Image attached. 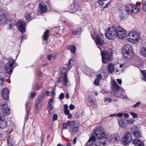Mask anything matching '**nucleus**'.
Instances as JSON below:
<instances>
[{"mask_svg": "<svg viewBox=\"0 0 146 146\" xmlns=\"http://www.w3.org/2000/svg\"><path fill=\"white\" fill-rule=\"evenodd\" d=\"M8 143L9 146H12L14 145V143L12 142V139L10 138L8 139Z\"/></svg>", "mask_w": 146, "mask_h": 146, "instance_id": "79ce46f5", "label": "nucleus"}, {"mask_svg": "<svg viewBox=\"0 0 146 146\" xmlns=\"http://www.w3.org/2000/svg\"><path fill=\"white\" fill-rule=\"evenodd\" d=\"M130 114L133 118H136L138 117V116L137 113L133 112H130Z\"/></svg>", "mask_w": 146, "mask_h": 146, "instance_id": "37998d69", "label": "nucleus"}, {"mask_svg": "<svg viewBox=\"0 0 146 146\" xmlns=\"http://www.w3.org/2000/svg\"><path fill=\"white\" fill-rule=\"evenodd\" d=\"M75 108V106L72 104H70L69 106V108L70 110H72L74 109Z\"/></svg>", "mask_w": 146, "mask_h": 146, "instance_id": "680f3d73", "label": "nucleus"}, {"mask_svg": "<svg viewBox=\"0 0 146 146\" xmlns=\"http://www.w3.org/2000/svg\"><path fill=\"white\" fill-rule=\"evenodd\" d=\"M67 123L71 129L72 133L74 135L76 134L79 125L77 123L78 122L74 121H68Z\"/></svg>", "mask_w": 146, "mask_h": 146, "instance_id": "423d86ee", "label": "nucleus"}, {"mask_svg": "<svg viewBox=\"0 0 146 146\" xmlns=\"http://www.w3.org/2000/svg\"><path fill=\"white\" fill-rule=\"evenodd\" d=\"M123 64H120V68H119L118 69L116 70V72H119V73L122 72H123V70H122V68H121L123 67Z\"/></svg>", "mask_w": 146, "mask_h": 146, "instance_id": "49530a36", "label": "nucleus"}, {"mask_svg": "<svg viewBox=\"0 0 146 146\" xmlns=\"http://www.w3.org/2000/svg\"><path fill=\"white\" fill-rule=\"evenodd\" d=\"M119 15L120 17L122 19L125 18L126 12L123 9H121L119 12Z\"/></svg>", "mask_w": 146, "mask_h": 146, "instance_id": "b1692460", "label": "nucleus"}, {"mask_svg": "<svg viewBox=\"0 0 146 146\" xmlns=\"http://www.w3.org/2000/svg\"><path fill=\"white\" fill-rule=\"evenodd\" d=\"M115 31L116 32V35L119 33H121L123 32H126L124 29L121 26H118L117 27H115Z\"/></svg>", "mask_w": 146, "mask_h": 146, "instance_id": "5701e85b", "label": "nucleus"}, {"mask_svg": "<svg viewBox=\"0 0 146 146\" xmlns=\"http://www.w3.org/2000/svg\"><path fill=\"white\" fill-rule=\"evenodd\" d=\"M140 38L139 35L136 31H133L129 32L127 36V38L128 40L133 43L138 42Z\"/></svg>", "mask_w": 146, "mask_h": 146, "instance_id": "20e7f679", "label": "nucleus"}, {"mask_svg": "<svg viewBox=\"0 0 146 146\" xmlns=\"http://www.w3.org/2000/svg\"><path fill=\"white\" fill-rule=\"evenodd\" d=\"M106 139L107 141L110 142L114 143L117 142L120 139V137L117 134H113L106 137Z\"/></svg>", "mask_w": 146, "mask_h": 146, "instance_id": "1a4fd4ad", "label": "nucleus"}, {"mask_svg": "<svg viewBox=\"0 0 146 146\" xmlns=\"http://www.w3.org/2000/svg\"><path fill=\"white\" fill-rule=\"evenodd\" d=\"M2 96L3 99L7 100L9 99V91L7 88H5L3 89L2 91Z\"/></svg>", "mask_w": 146, "mask_h": 146, "instance_id": "4468645a", "label": "nucleus"}, {"mask_svg": "<svg viewBox=\"0 0 146 146\" xmlns=\"http://www.w3.org/2000/svg\"><path fill=\"white\" fill-rule=\"evenodd\" d=\"M72 33L73 35H78L80 33V31L79 30H74L72 31Z\"/></svg>", "mask_w": 146, "mask_h": 146, "instance_id": "09e8293b", "label": "nucleus"}, {"mask_svg": "<svg viewBox=\"0 0 146 146\" xmlns=\"http://www.w3.org/2000/svg\"><path fill=\"white\" fill-rule=\"evenodd\" d=\"M94 84L96 85L97 86H98L100 84L99 83V80L98 79H96L94 82Z\"/></svg>", "mask_w": 146, "mask_h": 146, "instance_id": "3c124183", "label": "nucleus"}, {"mask_svg": "<svg viewBox=\"0 0 146 146\" xmlns=\"http://www.w3.org/2000/svg\"><path fill=\"white\" fill-rule=\"evenodd\" d=\"M105 137L104 138H101L98 139L96 141L97 145L99 146H104L106 145L105 141H107Z\"/></svg>", "mask_w": 146, "mask_h": 146, "instance_id": "a211bd4d", "label": "nucleus"}, {"mask_svg": "<svg viewBox=\"0 0 146 146\" xmlns=\"http://www.w3.org/2000/svg\"><path fill=\"white\" fill-rule=\"evenodd\" d=\"M126 35V32H125L116 34V36L119 39H123L125 38Z\"/></svg>", "mask_w": 146, "mask_h": 146, "instance_id": "a878e982", "label": "nucleus"}, {"mask_svg": "<svg viewBox=\"0 0 146 146\" xmlns=\"http://www.w3.org/2000/svg\"><path fill=\"white\" fill-rule=\"evenodd\" d=\"M140 54L143 57H146V48L145 47H142L140 51Z\"/></svg>", "mask_w": 146, "mask_h": 146, "instance_id": "c85d7f7f", "label": "nucleus"}, {"mask_svg": "<svg viewBox=\"0 0 146 146\" xmlns=\"http://www.w3.org/2000/svg\"><path fill=\"white\" fill-rule=\"evenodd\" d=\"M123 56L129 59L132 58L134 56L132 48L129 44L125 45L122 49Z\"/></svg>", "mask_w": 146, "mask_h": 146, "instance_id": "f03ea898", "label": "nucleus"}, {"mask_svg": "<svg viewBox=\"0 0 146 146\" xmlns=\"http://www.w3.org/2000/svg\"><path fill=\"white\" fill-rule=\"evenodd\" d=\"M62 127L63 129H66L68 127L67 124L65 123H63L62 124Z\"/></svg>", "mask_w": 146, "mask_h": 146, "instance_id": "864d4df0", "label": "nucleus"}, {"mask_svg": "<svg viewBox=\"0 0 146 146\" xmlns=\"http://www.w3.org/2000/svg\"><path fill=\"white\" fill-rule=\"evenodd\" d=\"M64 93H61L59 95V98L60 99L62 100L64 98Z\"/></svg>", "mask_w": 146, "mask_h": 146, "instance_id": "13d9d810", "label": "nucleus"}, {"mask_svg": "<svg viewBox=\"0 0 146 146\" xmlns=\"http://www.w3.org/2000/svg\"><path fill=\"white\" fill-rule=\"evenodd\" d=\"M133 6V5H131L130 4H127L125 7V9L128 12L131 13Z\"/></svg>", "mask_w": 146, "mask_h": 146, "instance_id": "cd10ccee", "label": "nucleus"}, {"mask_svg": "<svg viewBox=\"0 0 146 146\" xmlns=\"http://www.w3.org/2000/svg\"><path fill=\"white\" fill-rule=\"evenodd\" d=\"M50 32L49 30L47 29L44 32L43 36V39L45 40H47L49 38V33Z\"/></svg>", "mask_w": 146, "mask_h": 146, "instance_id": "393cba45", "label": "nucleus"}, {"mask_svg": "<svg viewBox=\"0 0 146 146\" xmlns=\"http://www.w3.org/2000/svg\"><path fill=\"white\" fill-rule=\"evenodd\" d=\"M140 10V9L137 7L136 6L133 5L131 13H137Z\"/></svg>", "mask_w": 146, "mask_h": 146, "instance_id": "c756f323", "label": "nucleus"}, {"mask_svg": "<svg viewBox=\"0 0 146 146\" xmlns=\"http://www.w3.org/2000/svg\"><path fill=\"white\" fill-rule=\"evenodd\" d=\"M94 135H92V137L90 138L88 141V143L91 141H95L96 137L98 139L104 138L105 137L106 131L102 127H99L95 130L94 132Z\"/></svg>", "mask_w": 146, "mask_h": 146, "instance_id": "f257e3e1", "label": "nucleus"}, {"mask_svg": "<svg viewBox=\"0 0 146 146\" xmlns=\"http://www.w3.org/2000/svg\"><path fill=\"white\" fill-rule=\"evenodd\" d=\"M42 96H44L45 93H46V95L48 96L49 95V92L48 91H43L42 92Z\"/></svg>", "mask_w": 146, "mask_h": 146, "instance_id": "603ef678", "label": "nucleus"}, {"mask_svg": "<svg viewBox=\"0 0 146 146\" xmlns=\"http://www.w3.org/2000/svg\"><path fill=\"white\" fill-rule=\"evenodd\" d=\"M101 74H102L103 75V77H104L103 80L105 79L108 76V74L107 73H103Z\"/></svg>", "mask_w": 146, "mask_h": 146, "instance_id": "6e6d98bb", "label": "nucleus"}, {"mask_svg": "<svg viewBox=\"0 0 146 146\" xmlns=\"http://www.w3.org/2000/svg\"><path fill=\"white\" fill-rule=\"evenodd\" d=\"M125 119H119L118 120V122L120 127L121 128H124L126 126V124L125 122Z\"/></svg>", "mask_w": 146, "mask_h": 146, "instance_id": "aec40b11", "label": "nucleus"}, {"mask_svg": "<svg viewBox=\"0 0 146 146\" xmlns=\"http://www.w3.org/2000/svg\"><path fill=\"white\" fill-rule=\"evenodd\" d=\"M133 135L136 138H139L141 137L140 132L137 131L133 132Z\"/></svg>", "mask_w": 146, "mask_h": 146, "instance_id": "f704fd0d", "label": "nucleus"}, {"mask_svg": "<svg viewBox=\"0 0 146 146\" xmlns=\"http://www.w3.org/2000/svg\"><path fill=\"white\" fill-rule=\"evenodd\" d=\"M108 70L109 73H113L114 70V65L112 63H109L108 65Z\"/></svg>", "mask_w": 146, "mask_h": 146, "instance_id": "412c9836", "label": "nucleus"}, {"mask_svg": "<svg viewBox=\"0 0 146 146\" xmlns=\"http://www.w3.org/2000/svg\"><path fill=\"white\" fill-rule=\"evenodd\" d=\"M141 5L142 6L143 9L144 11H146V0H142Z\"/></svg>", "mask_w": 146, "mask_h": 146, "instance_id": "e433bc0d", "label": "nucleus"}, {"mask_svg": "<svg viewBox=\"0 0 146 146\" xmlns=\"http://www.w3.org/2000/svg\"><path fill=\"white\" fill-rule=\"evenodd\" d=\"M103 36L102 35H97L94 39L96 44L98 45V47L100 49L99 45H102L104 43L102 38Z\"/></svg>", "mask_w": 146, "mask_h": 146, "instance_id": "f8f14e48", "label": "nucleus"}, {"mask_svg": "<svg viewBox=\"0 0 146 146\" xmlns=\"http://www.w3.org/2000/svg\"><path fill=\"white\" fill-rule=\"evenodd\" d=\"M4 74L3 73H0V87H2L3 85L5 83L3 80Z\"/></svg>", "mask_w": 146, "mask_h": 146, "instance_id": "bb28decb", "label": "nucleus"}, {"mask_svg": "<svg viewBox=\"0 0 146 146\" xmlns=\"http://www.w3.org/2000/svg\"><path fill=\"white\" fill-rule=\"evenodd\" d=\"M39 7L40 9V12L41 13H44L47 11V8L45 4L42 2L39 4Z\"/></svg>", "mask_w": 146, "mask_h": 146, "instance_id": "f3484780", "label": "nucleus"}, {"mask_svg": "<svg viewBox=\"0 0 146 146\" xmlns=\"http://www.w3.org/2000/svg\"><path fill=\"white\" fill-rule=\"evenodd\" d=\"M59 83L63 82V85L66 86L69 85L68 80L67 77V74L65 72L63 74V76L59 78L58 80Z\"/></svg>", "mask_w": 146, "mask_h": 146, "instance_id": "9d476101", "label": "nucleus"}, {"mask_svg": "<svg viewBox=\"0 0 146 146\" xmlns=\"http://www.w3.org/2000/svg\"><path fill=\"white\" fill-rule=\"evenodd\" d=\"M132 140L131 133L129 131L126 132L122 138V142L124 145H126L130 143Z\"/></svg>", "mask_w": 146, "mask_h": 146, "instance_id": "6e6552de", "label": "nucleus"}, {"mask_svg": "<svg viewBox=\"0 0 146 146\" xmlns=\"http://www.w3.org/2000/svg\"><path fill=\"white\" fill-rule=\"evenodd\" d=\"M132 142L135 146H144L143 143L139 139H134Z\"/></svg>", "mask_w": 146, "mask_h": 146, "instance_id": "6ab92c4d", "label": "nucleus"}, {"mask_svg": "<svg viewBox=\"0 0 146 146\" xmlns=\"http://www.w3.org/2000/svg\"><path fill=\"white\" fill-rule=\"evenodd\" d=\"M7 127V123L6 121L0 122V128L4 129Z\"/></svg>", "mask_w": 146, "mask_h": 146, "instance_id": "473e14b6", "label": "nucleus"}, {"mask_svg": "<svg viewBox=\"0 0 146 146\" xmlns=\"http://www.w3.org/2000/svg\"><path fill=\"white\" fill-rule=\"evenodd\" d=\"M135 121V119H131L128 121L127 123L129 125H132L133 124Z\"/></svg>", "mask_w": 146, "mask_h": 146, "instance_id": "8fccbe9b", "label": "nucleus"}, {"mask_svg": "<svg viewBox=\"0 0 146 146\" xmlns=\"http://www.w3.org/2000/svg\"><path fill=\"white\" fill-rule=\"evenodd\" d=\"M124 117L126 118H128L129 117V115L127 113H124L123 114Z\"/></svg>", "mask_w": 146, "mask_h": 146, "instance_id": "0e129e2a", "label": "nucleus"}, {"mask_svg": "<svg viewBox=\"0 0 146 146\" xmlns=\"http://www.w3.org/2000/svg\"><path fill=\"white\" fill-rule=\"evenodd\" d=\"M141 72L143 74V76L142 78V81H146V72L145 70H141Z\"/></svg>", "mask_w": 146, "mask_h": 146, "instance_id": "4c0bfd02", "label": "nucleus"}, {"mask_svg": "<svg viewBox=\"0 0 146 146\" xmlns=\"http://www.w3.org/2000/svg\"><path fill=\"white\" fill-rule=\"evenodd\" d=\"M108 50L110 51V53L104 50L102 52L101 51L102 62L104 63H106L107 61L110 60V55H111L112 50L111 48L109 49Z\"/></svg>", "mask_w": 146, "mask_h": 146, "instance_id": "0eeeda50", "label": "nucleus"}, {"mask_svg": "<svg viewBox=\"0 0 146 146\" xmlns=\"http://www.w3.org/2000/svg\"><path fill=\"white\" fill-rule=\"evenodd\" d=\"M5 117L2 113H0V122L5 121Z\"/></svg>", "mask_w": 146, "mask_h": 146, "instance_id": "a19ab883", "label": "nucleus"}, {"mask_svg": "<svg viewBox=\"0 0 146 146\" xmlns=\"http://www.w3.org/2000/svg\"><path fill=\"white\" fill-rule=\"evenodd\" d=\"M141 103L140 102H138L136 104H135L134 105V107L135 108H136L138 107L140 104Z\"/></svg>", "mask_w": 146, "mask_h": 146, "instance_id": "052dcab7", "label": "nucleus"}, {"mask_svg": "<svg viewBox=\"0 0 146 146\" xmlns=\"http://www.w3.org/2000/svg\"><path fill=\"white\" fill-rule=\"evenodd\" d=\"M115 96L118 98H125L126 96L125 95H124L122 94H120L119 93H117L115 95Z\"/></svg>", "mask_w": 146, "mask_h": 146, "instance_id": "ea45409f", "label": "nucleus"}, {"mask_svg": "<svg viewBox=\"0 0 146 146\" xmlns=\"http://www.w3.org/2000/svg\"><path fill=\"white\" fill-rule=\"evenodd\" d=\"M80 7L78 3H76L74 5V7L75 10H77L79 9Z\"/></svg>", "mask_w": 146, "mask_h": 146, "instance_id": "a18cd8bd", "label": "nucleus"}, {"mask_svg": "<svg viewBox=\"0 0 146 146\" xmlns=\"http://www.w3.org/2000/svg\"><path fill=\"white\" fill-rule=\"evenodd\" d=\"M43 97H41V98H38V102L40 103V102H42V100H43Z\"/></svg>", "mask_w": 146, "mask_h": 146, "instance_id": "69168bd1", "label": "nucleus"}, {"mask_svg": "<svg viewBox=\"0 0 146 146\" xmlns=\"http://www.w3.org/2000/svg\"><path fill=\"white\" fill-rule=\"evenodd\" d=\"M58 118V115L56 114H54L53 116L52 120L53 121H55Z\"/></svg>", "mask_w": 146, "mask_h": 146, "instance_id": "bf43d9fd", "label": "nucleus"}, {"mask_svg": "<svg viewBox=\"0 0 146 146\" xmlns=\"http://www.w3.org/2000/svg\"><path fill=\"white\" fill-rule=\"evenodd\" d=\"M103 75L102 74L98 75L97 76V78L98 79H103L104 77H103Z\"/></svg>", "mask_w": 146, "mask_h": 146, "instance_id": "4d7b16f0", "label": "nucleus"}, {"mask_svg": "<svg viewBox=\"0 0 146 146\" xmlns=\"http://www.w3.org/2000/svg\"><path fill=\"white\" fill-rule=\"evenodd\" d=\"M98 3L99 5L102 7L106 8L108 7L109 2L105 1H103V0H99Z\"/></svg>", "mask_w": 146, "mask_h": 146, "instance_id": "4be33fe9", "label": "nucleus"}, {"mask_svg": "<svg viewBox=\"0 0 146 146\" xmlns=\"http://www.w3.org/2000/svg\"><path fill=\"white\" fill-rule=\"evenodd\" d=\"M115 27H111L109 28L107 31V32L106 36L107 38L109 39H113L116 36L115 31Z\"/></svg>", "mask_w": 146, "mask_h": 146, "instance_id": "39448f33", "label": "nucleus"}, {"mask_svg": "<svg viewBox=\"0 0 146 146\" xmlns=\"http://www.w3.org/2000/svg\"><path fill=\"white\" fill-rule=\"evenodd\" d=\"M16 25L20 32L22 33L25 31L26 23L21 21H18L16 23Z\"/></svg>", "mask_w": 146, "mask_h": 146, "instance_id": "ddd939ff", "label": "nucleus"}, {"mask_svg": "<svg viewBox=\"0 0 146 146\" xmlns=\"http://www.w3.org/2000/svg\"><path fill=\"white\" fill-rule=\"evenodd\" d=\"M35 94L34 93H31V96L30 97L31 98H33L35 96Z\"/></svg>", "mask_w": 146, "mask_h": 146, "instance_id": "774afa93", "label": "nucleus"}, {"mask_svg": "<svg viewBox=\"0 0 146 146\" xmlns=\"http://www.w3.org/2000/svg\"><path fill=\"white\" fill-rule=\"evenodd\" d=\"M105 102H107L108 101V103H110L112 101V99L110 98L109 97H107L106 98H105Z\"/></svg>", "mask_w": 146, "mask_h": 146, "instance_id": "de8ad7c7", "label": "nucleus"}, {"mask_svg": "<svg viewBox=\"0 0 146 146\" xmlns=\"http://www.w3.org/2000/svg\"><path fill=\"white\" fill-rule=\"evenodd\" d=\"M74 60L72 59H70L68 61V64L67 67L69 70L72 66L74 64Z\"/></svg>", "mask_w": 146, "mask_h": 146, "instance_id": "72a5a7b5", "label": "nucleus"}, {"mask_svg": "<svg viewBox=\"0 0 146 146\" xmlns=\"http://www.w3.org/2000/svg\"><path fill=\"white\" fill-rule=\"evenodd\" d=\"M14 61H13L11 62L9 61L6 64L5 66V70L7 73L9 74H11L12 72L14 67L13 66L14 65Z\"/></svg>", "mask_w": 146, "mask_h": 146, "instance_id": "9b49d317", "label": "nucleus"}, {"mask_svg": "<svg viewBox=\"0 0 146 146\" xmlns=\"http://www.w3.org/2000/svg\"><path fill=\"white\" fill-rule=\"evenodd\" d=\"M54 102V99L53 98H51L50 99V101L48 102V108L52 110V109L53 108V106H52V104Z\"/></svg>", "mask_w": 146, "mask_h": 146, "instance_id": "7c9ffc66", "label": "nucleus"}, {"mask_svg": "<svg viewBox=\"0 0 146 146\" xmlns=\"http://www.w3.org/2000/svg\"><path fill=\"white\" fill-rule=\"evenodd\" d=\"M137 127L135 126H132L131 129V131L133 133V132H134L135 131H136V130L137 129Z\"/></svg>", "mask_w": 146, "mask_h": 146, "instance_id": "c03bdc74", "label": "nucleus"}, {"mask_svg": "<svg viewBox=\"0 0 146 146\" xmlns=\"http://www.w3.org/2000/svg\"><path fill=\"white\" fill-rule=\"evenodd\" d=\"M88 100L93 104L96 105V101L95 99L93 98V96H90L88 97Z\"/></svg>", "mask_w": 146, "mask_h": 146, "instance_id": "2f4dec72", "label": "nucleus"}, {"mask_svg": "<svg viewBox=\"0 0 146 146\" xmlns=\"http://www.w3.org/2000/svg\"><path fill=\"white\" fill-rule=\"evenodd\" d=\"M2 111L4 115H7L10 113V109L8 108L6 104H3L1 108Z\"/></svg>", "mask_w": 146, "mask_h": 146, "instance_id": "dca6fc26", "label": "nucleus"}, {"mask_svg": "<svg viewBox=\"0 0 146 146\" xmlns=\"http://www.w3.org/2000/svg\"><path fill=\"white\" fill-rule=\"evenodd\" d=\"M64 112L65 114L66 115H68L70 113V111L68 110H64Z\"/></svg>", "mask_w": 146, "mask_h": 146, "instance_id": "e2e57ef3", "label": "nucleus"}, {"mask_svg": "<svg viewBox=\"0 0 146 146\" xmlns=\"http://www.w3.org/2000/svg\"><path fill=\"white\" fill-rule=\"evenodd\" d=\"M25 18L27 20L29 21L32 20V19L30 13H27L25 15Z\"/></svg>", "mask_w": 146, "mask_h": 146, "instance_id": "58836bf2", "label": "nucleus"}, {"mask_svg": "<svg viewBox=\"0 0 146 146\" xmlns=\"http://www.w3.org/2000/svg\"><path fill=\"white\" fill-rule=\"evenodd\" d=\"M47 59L49 60H51L53 58L52 54H50L48 55L47 57Z\"/></svg>", "mask_w": 146, "mask_h": 146, "instance_id": "5fc2aeb1", "label": "nucleus"}, {"mask_svg": "<svg viewBox=\"0 0 146 146\" xmlns=\"http://www.w3.org/2000/svg\"><path fill=\"white\" fill-rule=\"evenodd\" d=\"M122 88L118 85L115 81H113L112 83V90L113 92H118Z\"/></svg>", "mask_w": 146, "mask_h": 146, "instance_id": "2eb2a0df", "label": "nucleus"}, {"mask_svg": "<svg viewBox=\"0 0 146 146\" xmlns=\"http://www.w3.org/2000/svg\"><path fill=\"white\" fill-rule=\"evenodd\" d=\"M5 23L9 25V29L11 28L15 24L14 21L6 20V15L5 13L0 10V26Z\"/></svg>", "mask_w": 146, "mask_h": 146, "instance_id": "7ed1b4c3", "label": "nucleus"}, {"mask_svg": "<svg viewBox=\"0 0 146 146\" xmlns=\"http://www.w3.org/2000/svg\"><path fill=\"white\" fill-rule=\"evenodd\" d=\"M68 48L70 49L72 53H74L75 52L76 48L74 45H71L68 47Z\"/></svg>", "mask_w": 146, "mask_h": 146, "instance_id": "c9c22d12", "label": "nucleus"}, {"mask_svg": "<svg viewBox=\"0 0 146 146\" xmlns=\"http://www.w3.org/2000/svg\"><path fill=\"white\" fill-rule=\"evenodd\" d=\"M123 115V114L122 113H118L117 114V116L119 117H121Z\"/></svg>", "mask_w": 146, "mask_h": 146, "instance_id": "338daca9", "label": "nucleus"}]
</instances>
